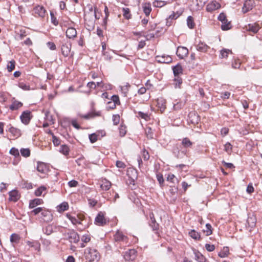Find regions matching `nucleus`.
Masks as SVG:
<instances>
[{
  "mask_svg": "<svg viewBox=\"0 0 262 262\" xmlns=\"http://www.w3.org/2000/svg\"><path fill=\"white\" fill-rule=\"evenodd\" d=\"M40 241L44 250L49 251L51 249V242L50 239L41 237Z\"/></svg>",
  "mask_w": 262,
  "mask_h": 262,
  "instance_id": "nucleus-16",
  "label": "nucleus"
},
{
  "mask_svg": "<svg viewBox=\"0 0 262 262\" xmlns=\"http://www.w3.org/2000/svg\"><path fill=\"white\" fill-rule=\"evenodd\" d=\"M256 222V217L254 215H249L247 220L246 227L250 231L255 227Z\"/></svg>",
  "mask_w": 262,
  "mask_h": 262,
  "instance_id": "nucleus-6",
  "label": "nucleus"
},
{
  "mask_svg": "<svg viewBox=\"0 0 262 262\" xmlns=\"http://www.w3.org/2000/svg\"><path fill=\"white\" fill-rule=\"evenodd\" d=\"M15 63V62L13 60H11L8 62L7 66V69L9 72L12 71L14 69Z\"/></svg>",
  "mask_w": 262,
  "mask_h": 262,
  "instance_id": "nucleus-47",
  "label": "nucleus"
},
{
  "mask_svg": "<svg viewBox=\"0 0 262 262\" xmlns=\"http://www.w3.org/2000/svg\"><path fill=\"white\" fill-rule=\"evenodd\" d=\"M113 121L114 125H117L120 121V116L119 115H114L113 116Z\"/></svg>",
  "mask_w": 262,
  "mask_h": 262,
  "instance_id": "nucleus-57",
  "label": "nucleus"
},
{
  "mask_svg": "<svg viewBox=\"0 0 262 262\" xmlns=\"http://www.w3.org/2000/svg\"><path fill=\"white\" fill-rule=\"evenodd\" d=\"M91 240V237L89 235L85 234L83 235L81 238V241L84 243L89 242Z\"/></svg>",
  "mask_w": 262,
  "mask_h": 262,
  "instance_id": "nucleus-59",
  "label": "nucleus"
},
{
  "mask_svg": "<svg viewBox=\"0 0 262 262\" xmlns=\"http://www.w3.org/2000/svg\"><path fill=\"white\" fill-rule=\"evenodd\" d=\"M221 5L216 1H212L209 3L206 6V10L208 12L214 11L220 8Z\"/></svg>",
  "mask_w": 262,
  "mask_h": 262,
  "instance_id": "nucleus-14",
  "label": "nucleus"
},
{
  "mask_svg": "<svg viewBox=\"0 0 262 262\" xmlns=\"http://www.w3.org/2000/svg\"><path fill=\"white\" fill-rule=\"evenodd\" d=\"M229 252L227 248H224L222 252L219 253L218 255L220 257L224 258L228 256Z\"/></svg>",
  "mask_w": 262,
  "mask_h": 262,
  "instance_id": "nucleus-51",
  "label": "nucleus"
},
{
  "mask_svg": "<svg viewBox=\"0 0 262 262\" xmlns=\"http://www.w3.org/2000/svg\"><path fill=\"white\" fill-rule=\"evenodd\" d=\"M71 49V45L70 43H65L62 45L61 47V52L64 57L69 55Z\"/></svg>",
  "mask_w": 262,
  "mask_h": 262,
  "instance_id": "nucleus-19",
  "label": "nucleus"
},
{
  "mask_svg": "<svg viewBox=\"0 0 262 262\" xmlns=\"http://www.w3.org/2000/svg\"><path fill=\"white\" fill-rule=\"evenodd\" d=\"M206 250L209 252H212L214 250L215 246L213 245L206 244L205 246Z\"/></svg>",
  "mask_w": 262,
  "mask_h": 262,
  "instance_id": "nucleus-60",
  "label": "nucleus"
},
{
  "mask_svg": "<svg viewBox=\"0 0 262 262\" xmlns=\"http://www.w3.org/2000/svg\"><path fill=\"white\" fill-rule=\"evenodd\" d=\"M182 144L185 148H188L191 147L193 143L188 138H184L182 140Z\"/></svg>",
  "mask_w": 262,
  "mask_h": 262,
  "instance_id": "nucleus-34",
  "label": "nucleus"
},
{
  "mask_svg": "<svg viewBox=\"0 0 262 262\" xmlns=\"http://www.w3.org/2000/svg\"><path fill=\"white\" fill-rule=\"evenodd\" d=\"M9 153L11 155H13L16 158L20 157V155H19V152L18 149L16 148H15V147H12L10 150Z\"/></svg>",
  "mask_w": 262,
  "mask_h": 262,
  "instance_id": "nucleus-43",
  "label": "nucleus"
},
{
  "mask_svg": "<svg viewBox=\"0 0 262 262\" xmlns=\"http://www.w3.org/2000/svg\"><path fill=\"white\" fill-rule=\"evenodd\" d=\"M203 231L207 236L211 235L212 233L211 225L208 223L206 224L205 229L203 230Z\"/></svg>",
  "mask_w": 262,
  "mask_h": 262,
  "instance_id": "nucleus-37",
  "label": "nucleus"
},
{
  "mask_svg": "<svg viewBox=\"0 0 262 262\" xmlns=\"http://www.w3.org/2000/svg\"><path fill=\"white\" fill-rule=\"evenodd\" d=\"M11 104L9 106V109L12 111H17L23 105V103L17 100L14 97L11 99Z\"/></svg>",
  "mask_w": 262,
  "mask_h": 262,
  "instance_id": "nucleus-7",
  "label": "nucleus"
},
{
  "mask_svg": "<svg viewBox=\"0 0 262 262\" xmlns=\"http://www.w3.org/2000/svg\"><path fill=\"white\" fill-rule=\"evenodd\" d=\"M35 13L40 17H43L45 16L46 10L43 6H37L34 8Z\"/></svg>",
  "mask_w": 262,
  "mask_h": 262,
  "instance_id": "nucleus-21",
  "label": "nucleus"
},
{
  "mask_svg": "<svg viewBox=\"0 0 262 262\" xmlns=\"http://www.w3.org/2000/svg\"><path fill=\"white\" fill-rule=\"evenodd\" d=\"M208 49H209V47L203 42H200L196 46V49L200 52H206Z\"/></svg>",
  "mask_w": 262,
  "mask_h": 262,
  "instance_id": "nucleus-22",
  "label": "nucleus"
},
{
  "mask_svg": "<svg viewBox=\"0 0 262 262\" xmlns=\"http://www.w3.org/2000/svg\"><path fill=\"white\" fill-rule=\"evenodd\" d=\"M79 116L81 118H83L86 119H89L90 118H94L96 116H100V114L99 113L91 112L85 115L79 114Z\"/></svg>",
  "mask_w": 262,
  "mask_h": 262,
  "instance_id": "nucleus-32",
  "label": "nucleus"
},
{
  "mask_svg": "<svg viewBox=\"0 0 262 262\" xmlns=\"http://www.w3.org/2000/svg\"><path fill=\"white\" fill-rule=\"evenodd\" d=\"M46 190V188L45 186H40L35 190V195L37 196H40Z\"/></svg>",
  "mask_w": 262,
  "mask_h": 262,
  "instance_id": "nucleus-46",
  "label": "nucleus"
},
{
  "mask_svg": "<svg viewBox=\"0 0 262 262\" xmlns=\"http://www.w3.org/2000/svg\"><path fill=\"white\" fill-rule=\"evenodd\" d=\"M232 54L231 50L227 49H224L220 51V58H227L228 55Z\"/></svg>",
  "mask_w": 262,
  "mask_h": 262,
  "instance_id": "nucleus-31",
  "label": "nucleus"
},
{
  "mask_svg": "<svg viewBox=\"0 0 262 262\" xmlns=\"http://www.w3.org/2000/svg\"><path fill=\"white\" fill-rule=\"evenodd\" d=\"M78 182L76 180H71L68 182V185L70 187H74L77 186Z\"/></svg>",
  "mask_w": 262,
  "mask_h": 262,
  "instance_id": "nucleus-62",
  "label": "nucleus"
},
{
  "mask_svg": "<svg viewBox=\"0 0 262 262\" xmlns=\"http://www.w3.org/2000/svg\"><path fill=\"white\" fill-rule=\"evenodd\" d=\"M66 237L71 242L76 243L79 241V236L78 233L74 230H69L65 233Z\"/></svg>",
  "mask_w": 262,
  "mask_h": 262,
  "instance_id": "nucleus-2",
  "label": "nucleus"
},
{
  "mask_svg": "<svg viewBox=\"0 0 262 262\" xmlns=\"http://www.w3.org/2000/svg\"><path fill=\"white\" fill-rule=\"evenodd\" d=\"M142 157L144 160H148L149 158V155L148 152L145 149H143L142 151Z\"/></svg>",
  "mask_w": 262,
  "mask_h": 262,
  "instance_id": "nucleus-61",
  "label": "nucleus"
},
{
  "mask_svg": "<svg viewBox=\"0 0 262 262\" xmlns=\"http://www.w3.org/2000/svg\"><path fill=\"white\" fill-rule=\"evenodd\" d=\"M177 56L181 59L187 56L188 54V50L184 47H178L176 53Z\"/></svg>",
  "mask_w": 262,
  "mask_h": 262,
  "instance_id": "nucleus-11",
  "label": "nucleus"
},
{
  "mask_svg": "<svg viewBox=\"0 0 262 262\" xmlns=\"http://www.w3.org/2000/svg\"><path fill=\"white\" fill-rule=\"evenodd\" d=\"M20 238L19 235L15 233H13L11 234L10 236V241L11 243H14L17 244L19 242Z\"/></svg>",
  "mask_w": 262,
  "mask_h": 262,
  "instance_id": "nucleus-41",
  "label": "nucleus"
},
{
  "mask_svg": "<svg viewBox=\"0 0 262 262\" xmlns=\"http://www.w3.org/2000/svg\"><path fill=\"white\" fill-rule=\"evenodd\" d=\"M26 243L27 244V245H28L30 247L34 248V250L37 251L38 252L40 251V244L38 241H26Z\"/></svg>",
  "mask_w": 262,
  "mask_h": 262,
  "instance_id": "nucleus-17",
  "label": "nucleus"
},
{
  "mask_svg": "<svg viewBox=\"0 0 262 262\" xmlns=\"http://www.w3.org/2000/svg\"><path fill=\"white\" fill-rule=\"evenodd\" d=\"M218 19L222 23L221 28L223 30H228L231 27L230 22H228L226 15L222 13L218 16Z\"/></svg>",
  "mask_w": 262,
  "mask_h": 262,
  "instance_id": "nucleus-3",
  "label": "nucleus"
},
{
  "mask_svg": "<svg viewBox=\"0 0 262 262\" xmlns=\"http://www.w3.org/2000/svg\"><path fill=\"white\" fill-rule=\"evenodd\" d=\"M129 86L130 85H129V84H127L124 86H121L120 87L121 93L123 94L124 97L127 96V95L129 91Z\"/></svg>",
  "mask_w": 262,
  "mask_h": 262,
  "instance_id": "nucleus-39",
  "label": "nucleus"
},
{
  "mask_svg": "<svg viewBox=\"0 0 262 262\" xmlns=\"http://www.w3.org/2000/svg\"><path fill=\"white\" fill-rule=\"evenodd\" d=\"M59 151L60 152L62 153L63 155H67L69 154V148L67 145H62L60 148Z\"/></svg>",
  "mask_w": 262,
  "mask_h": 262,
  "instance_id": "nucleus-44",
  "label": "nucleus"
},
{
  "mask_svg": "<svg viewBox=\"0 0 262 262\" xmlns=\"http://www.w3.org/2000/svg\"><path fill=\"white\" fill-rule=\"evenodd\" d=\"M107 223L106 219L102 212H99L95 219V224L98 226H104Z\"/></svg>",
  "mask_w": 262,
  "mask_h": 262,
  "instance_id": "nucleus-5",
  "label": "nucleus"
},
{
  "mask_svg": "<svg viewBox=\"0 0 262 262\" xmlns=\"http://www.w3.org/2000/svg\"><path fill=\"white\" fill-rule=\"evenodd\" d=\"M181 15V13L177 11V12H173L172 14L169 15L168 17L169 19L170 20H174L176 19L178 17H179Z\"/></svg>",
  "mask_w": 262,
  "mask_h": 262,
  "instance_id": "nucleus-52",
  "label": "nucleus"
},
{
  "mask_svg": "<svg viewBox=\"0 0 262 262\" xmlns=\"http://www.w3.org/2000/svg\"><path fill=\"white\" fill-rule=\"evenodd\" d=\"M189 235L195 240H200L201 237L200 233L194 230H192L189 232Z\"/></svg>",
  "mask_w": 262,
  "mask_h": 262,
  "instance_id": "nucleus-35",
  "label": "nucleus"
},
{
  "mask_svg": "<svg viewBox=\"0 0 262 262\" xmlns=\"http://www.w3.org/2000/svg\"><path fill=\"white\" fill-rule=\"evenodd\" d=\"M7 127L8 128V131L11 133L14 137L18 138L21 136V130L19 129L12 126L11 124L8 125Z\"/></svg>",
  "mask_w": 262,
  "mask_h": 262,
  "instance_id": "nucleus-13",
  "label": "nucleus"
},
{
  "mask_svg": "<svg viewBox=\"0 0 262 262\" xmlns=\"http://www.w3.org/2000/svg\"><path fill=\"white\" fill-rule=\"evenodd\" d=\"M84 256L90 262H97L100 258L98 252L95 249L87 248L84 251Z\"/></svg>",
  "mask_w": 262,
  "mask_h": 262,
  "instance_id": "nucleus-1",
  "label": "nucleus"
},
{
  "mask_svg": "<svg viewBox=\"0 0 262 262\" xmlns=\"http://www.w3.org/2000/svg\"><path fill=\"white\" fill-rule=\"evenodd\" d=\"M123 15V16L128 19L131 17V14L130 13V10L128 8H123L122 9Z\"/></svg>",
  "mask_w": 262,
  "mask_h": 262,
  "instance_id": "nucleus-42",
  "label": "nucleus"
},
{
  "mask_svg": "<svg viewBox=\"0 0 262 262\" xmlns=\"http://www.w3.org/2000/svg\"><path fill=\"white\" fill-rule=\"evenodd\" d=\"M143 12L146 16H148L151 11V5L150 3H145L143 4Z\"/></svg>",
  "mask_w": 262,
  "mask_h": 262,
  "instance_id": "nucleus-30",
  "label": "nucleus"
},
{
  "mask_svg": "<svg viewBox=\"0 0 262 262\" xmlns=\"http://www.w3.org/2000/svg\"><path fill=\"white\" fill-rule=\"evenodd\" d=\"M119 129L120 136L121 137H124L126 133V126L124 125L121 124L119 127Z\"/></svg>",
  "mask_w": 262,
  "mask_h": 262,
  "instance_id": "nucleus-48",
  "label": "nucleus"
},
{
  "mask_svg": "<svg viewBox=\"0 0 262 262\" xmlns=\"http://www.w3.org/2000/svg\"><path fill=\"white\" fill-rule=\"evenodd\" d=\"M260 27L258 25L254 24H249L247 27V30L249 31L252 32L253 33H257L259 30Z\"/></svg>",
  "mask_w": 262,
  "mask_h": 262,
  "instance_id": "nucleus-28",
  "label": "nucleus"
},
{
  "mask_svg": "<svg viewBox=\"0 0 262 262\" xmlns=\"http://www.w3.org/2000/svg\"><path fill=\"white\" fill-rule=\"evenodd\" d=\"M98 136L95 134H92L89 135V139L91 143H93L97 141Z\"/></svg>",
  "mask_w": 262,
  "mask_h": 262,
  "instance_id": "nucleus-58",
  "label": "nucleus"
},
{
  "mask_svg": "<svg viewBox=\"0 0 262 262\" xmlns=\"http://www.w3.org/2000/svg\"><path fill=\"white\" fill-rule=\"evenodd\" d=\"M54 231V226L52 225H48L47 226L42 228L43 232L47 235H51Z\"/></svg>",
  "mask_w": 262,
  "mask_h": 262,
  "instance_id": "nucleus-26",
  "label": "nucleus"
},
{
  "mask_svg": "<svg viewBox=\"0 0 262 262\" xmlns=\"http://www.w3.org/2000/svg\"><path fill=\"white\" fill-rule=\"evenodd\" d=\"M182 80L180 77H174L173 84L175 88H180Z\"/></svg>",
  "mask_w": 262,
  "mask_h": 262,
  "instance_id": "nucleus-38",
  "label": "nucleus"
},
{
  "mask_svg": "<svg viewBox=\"0 0 262 262\" xmlns=\"http://www.w3.org/2000/svg\"><path fill=\"white\" fill-rule=\"evenodd\" d=\"M167 4V2L162 1H155L153 5L155 7L161 8Z\"/></svg>",
  "mask_w": 262,
  "mask_h": 262,
  "instance_id": "nucleus-40",
  "label": "nucleus"
},
{
  "mask_svg": "<svg viewBox=\"0 0 262 262\" xmlns=\"http://www.w3.org/2000/svg\"><path fill=\"white\" fill-rule=\"evenodd\" d=\"M195 259L199 262H205V257L199 251H194Z\"/></svg>",
  "mask_w": 262,
  "mask_h": 262,
  "instance_id": "nucleus-29",
  "label": "nucleus"
},
{
  "mask_svg": "<svg viewBox=\"0 0 262 262\" xmlns=\"http://www.w3.org/2000/svg\"><path fill=\"white\" fill-rule=\"evenodd\" d=\"M172 70L174 77H179V75L183 72L182 67L180 64H177L176 66L173 67Z\"/></svg>",
  "mask_w": 262,
  "mask_h": 262,
  "instance_id": "nucleus-23",
  "label": "nucleus"
},
{
  "mask_svg": "<svg viewBox=\"0 0 262 262\" xmlns=\"http://www.w3.org/2000/svg\"><path fill=\"white\" fill-rule=\"evenodd\" d=\"M157 180L158 181L160 185L161 186H162V185H163V184L164 183V179L163 178L162 174H161L160 173L157 174Z\"/></svg>",
  "mask_w": 262,
  "mask_h": 262,
  "instance_id": "nucleus-63",
  "label": "nucleus"
},
{
  "mask_svg": "<svg viewBox=\"0 0 262 262\" xmlns=\"http://www.w3.org/2000/svg\"><path fill=\"white\" fill-rule=\"evenodd\" d=\"M71 124L76 129H79L80 128V125L78 124L77 120L75 119H73L71 120Z\"/></svg>",
  "mask_w": 262,
  "mask_h": 262,
  "instance_id": "nucleus-64",
  "label": "nucleus"
},
{
  "mask_svg": "<svg viewBox=\"0 0 262 262\" xmlns=\"http://www.w3.org/2000/svg\"><path fill=\"white\" fill-rule=\"evenodd\" d=\"M69 205L68 203L63 202L57 206V210L59 212H63L65 210H68Z\"/></svg>",
  "mask_w": 262,
  "mask_h": 262,
  "instance_id": "nucleus-36",
  "label": "nucleus"
},
{
  "mask_svg": "<svg viewBox=\"0 0 262 262\" xmlns=\"http://www.w3.org/2000/svg\"><path fill=\"white\" fill-rule=\"evenodd\" d=\"M114 239L116 242H127V237L125 235H124L122 232L118 231L114 235Z\"/></svg>",
  "mask_w": 262,
  "mask_h": 262,
  "instance_id": "nucleus-15",
  "label": "nucleus"
},
{
  "mask_svg": "<svg viewBox=\"0 0 262 262\" xmlns=\"http://www.w3.org/2000/svg\"><path fill=\"white\" fill-rule=\"evenodd\" d=\"M77 31L73 27H69L66 31V36L68 38L73 39L76 37Z\"/></svg>",
  "mask_w": 262,
  "mask_h": 262,
  "instance_id": "nucleus-20",
  "label": "nucleus"
},
{
  "mask_svg": "<svg viewBox=\"0 0 262 262\" xmlns=\"http://www.w3.org/2000/svg\"><path fill=\"white\" fill-rule=\"evenodd\" d=\"M21 155L25 157H28L30 155V151L29 148H21L20 150Z\"/></svg>",
  "mask_w": 262,
  "mask_h": 262,
  "instance_id": "nucleus-49",
  "label": "nucleus"
},
{
  "mask_svg": "<svg viewBox=\"0 0 262 262\" xmlns=\"http://www.w3.org/2000/svg\"><path fill=\"white\" fill-rule=\"evenodd\" d=\"M43 209V208H42L41 207L36 208L31 211V214L34 215H36L39 213H40L41 214V212H42Z\"/></svg>",
  "mask_w": 262,
  "mask_h": 262,
  "instance_id": "nucleus-55",
  "label": "nucleus"
},
{
  "mask_svg": "<svg viewBox=\"0 0 262 262\" xmlns=\"http://www.w3.org/2000/svg\"><path fill=\"white\" fill-rule=\"evenodd\" d=\"M9 200L14 202L17 201L19 199L18 192L16 190H12L9 192Z\"/></svg>",
  "mask_w": 262,
  "mask_h": 262,
  "instance_id": "nucleus-27",
  "label": "nucleus"
},
{
  "mask_svg": "<svg viewBox=\"0 0 262 262\" xmlns=\"http://www.w3.org/2000/svg\"><path fill=\"white\" fill-rule=\"evenodd\" d=\"M150 226L152 228L153 231H157L159 230V224L155 222H151L149 224Z\"/></svg>",
  "mask_w": 262,
  "mask_h": 262,
  "instance_id": "nucleus-53",
  "label": "nucleus"
},
{
  "mask_svg": "<svg viewBox=\"0 0 262 262\" xmlns=\"http://www.w3.org/2000/svg\"><path fill=\"white\" fill-rule=\"evenodd\" d=\"M51 22L55 26H57L58 25V21L57 20L56 18L54 16V13L52 12H50Z\"/></svg>",
  "mask_w": 262,
  "mask_h": 262,
  "instance_id": "nucleus-56",
  "label": "nucleus"
},
{
  "mask_svg": "<svg viewBox=\"0 0 262 262\" xmlns=\"http://www.w3.org/2000/svg\"><path fill=\"white\" fill-rule=\"evenodd\" d=\"M138 116L141 117L142 119L147 121L149 119V116L147 113H144L142 112H139L138 113Z\"/></svg>",
  "mask_w": 262,
  "mask_h": 262,
  "instance_id": "nucleus-54",
  "label": "nucleus"
},
{
  "mask_svg": "<svg viewBox=\"0 0 262 262\" xmlns=\"http://www.w3.org/2000/svg\"><path fill=\"white\" fill-rule=\"evenodd\" d=\"M111 186V183L106 179L102 180L100 187L103 190H108Z\"/></svg>",
  "mask_w": 262,
  "mask_h": 262,
  "instance_id": "nucleus-24",
  "label": "nucleus"
},
{
  "mask_svg": "<svg viewBox=\"0 0 262 262\" xmlns=\"http://www.w3.org/2000/svg\"><path fill=\"white\" fill-rule=\"evenodd\" d=\"M40 217L44 222H46L51 221L53 219V216L51 211L45 209H43Z\"/></svg>",
  "mask_w": 262,
  "mask_h": 262,
  "instance_id": "nucleus-10",
  "label": "nucleus"
},
{
  "mask_svg": "<svg viewBox=\"0 0 262 262\" xmlns=\"http://www.w3.org/2000/svg\"><path fill=\"white\" fill-rule=\"evenodd\" d=\"M156 60L158 62L160 63H168L171 62L172 58L169 56H157L156 57Z\"/></svg>",
  "mask_w": 262,
  "mask_h": 262,
  "instance_id": "nucleus-18",
  "label": "nucleus"
},
{
  "mask_svg": "<svg viewBox=\"0 0 262 262\" xmlns=\"http://www.w3.org/2000/svg\"><path fill=\"white\" fill-rule=\"evenodd\" d=\"M37 170L38 171L44 173L47 170L46 165L43 163L38 162L37 163Z\"/></svg>",
  "mask_w": 262,
  "mask_h": 262,
  "instance_id": "nucleus-33",
  "label": "nucleus"
},
{
  "mask_svg": "<svg viewBox=\"0 0 262 262\" xmlns=\"http://www.w3.org/2000/svg\"><path fill=\"white\" fill-rule=\"evenodd\" d=\"M43 203V201L40 199H35L31 200L29 203V208H34L37 205L41 204Z\"/></svg>",
  "mask_w": 262,
  "mask_h": 262,
  "instance_id": "nucleus-25",
  "label": "nucleus"
},
{
  "mask_svg": "<svg viewBox=\"0 0 262 262\" xmlns=\"http://www.w3.org/2000/svg\"><path fill=\"white\" fill-rule=\"evenodd\" d=\"M67 217L73 225L78 224L83 225V219L82 216L77 215V217H75L70 214H67Z\"/></svg>",
  "mask_w": 262,
  "mask_h": 262,
  "instance_id": "nucleus-12",
  "label": "nucleus"
},
{
  "mask_svg": "<svg viewBox=\"0 0 262 262\" xmlns=\"http://www.w3.org/2000/svg\"><path fill=\"white\" fill-rule=\"evenodd\" d=\"M136 257V251L135 249H129L126 251L124 254V258L126 261H132Z\"/></svg>",
  "mask_w": 262,
  "mask_h": 262,
  "instance_id": "nucleus-8",
  "label": "nucleus"
},
{
  "mask_svg": "<svg viewBox=\"0 0 262 262\" xmlns=\"http://www.w3.org/2000/svg\"><path fill=\"white\" fill-rule=\"evenodd\" d=\"M255 5L254 0H247L245 1L242 11L245 13L251 10Z\"/></svg>",
  "mask_w": 262,
  "mask_h": 262,
  "instance_id": "nucleus-9",
  "label": "nucleus"
},
{
  "mask_svg": "<svg viewBox=\"0 0 262 262\" xmlns=\"http://www.w3.org/2000/svg\"><path fill=\"white\" fill-rule=\"evenodd\" d=\"M187 24L188 27L190 29H192L194 26V24L193 23V18L192 17L189 16L188 17L187 19Z\"/></svg>",
  "mask_w": 262,
  "mask_h": 262,
  "instance_id": "nucleus-50",
  "label": "nucleus"
},
{
  "mask_svg": "<svg viewBox=\"0 0 262 262\" xmlns=\"http://www.w3.org/2000/svg\"><path fill=\"white\" fill-rule=\"evenodd\" d=\"M224 150L229 155L232 152V146L229 142H227L224 145Z\"/></svg>",
  "mask_w": 262,
  "mask_h": 262,
  "instance_id": "nucleus-45",
  "label": "nucleus"
},
{
  "mask_svg": "<svg viewBox=\"0 0 262 262\" xmlns=\"http://www.w3.org/2000/svg\"><path fill=\"white\" fill-rule=\"evenodd\" d=\"M31 113L29 111H24L20 116V119L21 122L25 124L28 125L32 118Z\"/></svg>",
  "mask_w": 262,
  "mask_h": 262,
  "instance_id": "nucleus-4",
  "label": "nucleus"
}]
</instances>
